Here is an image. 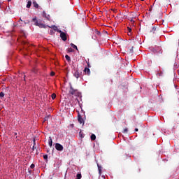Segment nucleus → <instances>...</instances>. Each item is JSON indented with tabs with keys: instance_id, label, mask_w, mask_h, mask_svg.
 Here are the masks:
<instances>
[{
	"instance_id": "a19ab883",
	"label": "nucleus",
	"mask_w": 179,
	"mask_h": 179,
	"mask_svg": "<svg viewBox=\"0 0 179 179\" xmlns=\"http://www.w3.org/2000/svg\"><path fill=\"white\" fill-rule=\"evenodd\" d=\"M141 1H144V0H141Z\"/></svg>"
},
{
	"instance_id": "4be33fe9",
	"label": "nucleus",
	"mask_w": 179,
	"mask_h": 179,
	"mask_svg": "<svg viewBox=\"0 0 179 179\" xmlns=\"http://www.w3.org/2000/svg\"><path fill=\"white\" fill-rule=\"evenodd\" d=\"M95 34H96V36H101V33H100L99 31H96Z\"/></svg>"
},
{
	"instance_id": "7c9ffc66",
	"label": "nucleus",
	"mask_w": 179,
	"mask_h": 179,
	"mask_svg": "<svg viewBox=\"0 0 179 179\" xmlns=\"http://www.w3.org/2000/svg\"><path fill=\"white\" fill-rule=\"evenodd\" d=\"M134 47L131 48V49L130 50L131 52H134Z\"/></svg>"
},
{
	"instance_id": "ea45409f",
	"label": "nucleus",
	"mask_w": 179,
	"mask_h": 179,
	"mask_svg": "<svg viewBox=\"0 0 179 179\" xmlns=\"http://www.w3.org/2000/svg\"><path fill=\"white\" fill-rule=\"evenodd\" d=\"M150 10H152V8H150Z\"/></svg>"
},
{
	"instance_id": "f3484780",
	"label": "nucleus",
	"mask_w": 179,
	"mask_h": 179,
	"mask_svg": "<svg viewBox=\"0 0 179 179\" xmlns=\"http://www.w3.org/2000/svg\"><path fill=\"white\" fill-rule=\"evenodd\" d=\"M55 31H59V30H58V27L53 25V29Z\"/></svg>"
},
{
	"instance_id": "c756f323",
	"label": "nucleus",
	"mask_w": 179,
	"mask_h": 179,
	"mask_svg": "<svg viewBox=\"0 0 179 179\" xmlns=\"http://www.w3.org/2000/svg\"><path fill=\"white\" fill-rule=\"evenodd\" d=\"M48 27H50V29H53L54 25H52V26H48Z\"/></svg>"
},
{
	"instance_id": "72a5a7b5",
	"label": "nucleus",
	"mask_w": 179,
	"mask_h": 179,
	"mask_svg": "<svg viewBox=\"0 0 179 179\" xmlns=\"http://www.w3.org/2000/svg\"><path fill=\"white\" fill-rule=\"evenodd\" d=\"M25 78H26V76H24V80H26Z\"/></svg>"
},
{
	"instance_id": "4468645a",
	"label": "nucleus",
	"mask_w": 179,
	"mask_h": 179,
	"mask_svg": "<svg viewBox=\"0 0 179 179\" xmlns=\"http://www.w3.org/2000/svg\"><path fill=\"white\" fill-rule=\"evenodd\" d=\"M65 58H66V61H68V62H70V61H71V57H69V55H66L65 56Z\"/></svg>"
},
{
	"instance_id": "5701e85b",
	"label": "nucleus",
	"mask_w": 179,
	"mask_h": 179,
	"mask_svg": "<svg viewBox=\"0 0 179 179\" xmlns=\"http://www.w3.org/2000/svg\"><path fill=\"white\" fill-rule=\"evenodd\" d=\"M68 52H73V49H72L71 48H69Z\"/></svg>"
},
{
	"instance_id": "2eb2a0df",
	"label": "nucleus",
	"mask_w": 179,
	"mask_h": 179,
	"mask_svg": "<svg viewBox=\"0 0 179 179\" xmlns=\"http://www.w3.org/2000/svg\"><path fill=\"white\" fill-rule=\"evenodd\" d=\"M49 146L50 148L52 146V139L51 138V137H50V139H49Z\"/></svg>"
},
{
	"instance_id": "6e6552de",
	"label": "nucleus",
	"mask_w": 179,
	"mask_h": 179,
	"mask_svg": "<svg viewBox=\"0 0 179 179\" xmlns=\"http://www.w3.org/2000/svg\"><path fill=\"white\" fill-rule=\"evenodd\" d=\"M78 121L80 122V124H85V120H83V118H82V115H80V114H78Z\"/></svg>"
},
{
	"instance_id": "bb28decb",
	"label": "nucleus",
	"mask_w": 179,
	"mask_h": 179,
	"mask_svg": "<svg viewBox=\"0 0 179 179\" xmlns=\"http://www.w3.org/2000/svg\"><path fill=\"white\" fill-rule=\"evenodd\" d=\"M5 96V94L3 92L0 93V97H3Z\"/></svg>"
},
{
	"instance_id": "c85d7f7f",
	"label": "nucleus",
	"mask_w": 179,
	"mask_h": 179,
	"mask_svg": "<svg viewBox=\"0 0 179 179\" xmlns=\"http://www.w3.org/2000/svg\"><path fill=\"white\" fill-rule=\"evenodd\" d=\"M128 30H129V33H131V31H132V29L129 27H127Z\"/></svg>"
},
{
	"instance_id": "cd10ccee",
	"label": "nucleus",
	"mask_w": 179,
	"mask_h": 179,
	"mask_svg": "<svg viewBox=\"0 0 179 179\" xmlns=\"http://www.w3.org/2000/svg\"><path fill=\"white\" fill-rule=\"evenodd\" d=\"M50 75H51L52 76H54L55 75V73L54 71H52V72L50 73Z\"/></svg>"
},
{
	"instance_id": "f257e3e1",
	"label": "nucleus",
	"mask_w": 179,
	"mask_h": 179,
	"mask_svg": "<svg viewBox=\"0 0 179 179\" xmlns=\"http://www.w3.org/2000/svg\"><path fill=\"white\" fill-rule=\"evenodd\" d=\"M55 148L56 150H58L59 152H62V150H64V146L58 143H55Z\"/></svg>"
},
{
	"instance_id": "423d86ee",
	"label": "nucleus",
	"mask_w": 179,
	"mask_h": 179,
	"mask_svg": "<svg viewBox=\"0 0 179 179\" xmlns=\"http://www.w3.org/2000/svg\"><path fill=\"white\" fill-rule=\"evenodd\" d=\"M76 92H78V90L73 89V87L72 86L70 87V90H69L70 94L73 96V94H75V93H76Z\"/></svg>"
},
{
	"instance_id": "412c9836",
	"label": "nucleus",
	"mask_w": 179,
	"mask_h": 179,
	"mask_svg": "<svg viewBox=\"0 0 179 179\" xmlns=\"http://www.w3.org/2000/svg\"><path fill=\"white\" fill-rule=\"evenodd\" d=\"M51 97H52V100H54V99H55V98L57 97V94H52L51 95Z\"/></svg>"
},
{
	"instance_id": "1a4fd4ad",
	"label": "nucleus",
	"mask_w": 179,
	"mask_h": 179,
	"mask_svg": "<svg viewBox=\"0 0 179 179\" xmlns=\"http://www.w3.org/2000/svg\"><path fill=\"white\" fill-rule=\"evenodd\" d=\"M32 22H35V26H40V24H41V22L38 20H37V18H33L32 19Z\"/></svg>"
},
{
	"instance_id": "f03ea898",
	"label": "nucleus",
	"mask_w": 179,
	"mask_h": 179,
	"mask_svg": "<svg viewBox=\"0 0 179 179\" xmlns=\"http://www.w3.org/2000/svg\"><path fill=\"white\" fill-rule=\"evenodd\" d=\"M59 33H60V37L62 38V40H63V41H66V34H65L64 32H62V31L59 30L58 31Z\"/></svg>"
},
{
	"instance_id": "20e7f679",
	"label": "nucleus",
	"mask_w": 179,
	"mask_h": 179,
	"mask_svg": "<svg viewBox=\"0 0 179 179\" xmlns=\"http://www.w3.org/2000/svg\"><path fill=\"white\" fill-rule=\"evenodd\" d=\"M155 31H156V27H148V33H155Z\"/></svg>"
},
{
	"instance_id": "9b49d317",
	"label": "nucleus",
	"mask_w": 179,
	"mask_h": 179,
	"mask_svg": "<svg viewBox=\"0 0 179 179\" xmlns=\"http://www.w3.org/2000/svg\"><path fill=\"white\" fill-rule=\"evenodd\" d=\"M38 27H40L41 29H45L47 27L45 26V24L41 22Z\"/></svg>"
},
{
	"instance_id": "0eeeda50",
	"label": "nucleus",
	"mask_w": 179,
	"mask_h": 179,
	"mask_svg": "<svg viewBox=\"0 0 179 179\" xmlns=\"http://www.w3.org/2000/svg\"><path fill=\"white\" fill-rule=\"evenodd\" d=\"M32 152H34L36 150V155H38V151L37 150V147H36V140H34V146L31 149Z\"/></svg>"
},
{
	"instance_id": "aec40b11",
	"label": "nucleus",
	"mask_w": 179,
	"mask_h": 179,
	"mask_svg": "<svg viewBox=\"0 0 179 179\" xmlns=\"http://www.w3.org/2000/svg\"><path fill=\"white\" fill-rule=\"evenodd\" d=\"M80 178H82V174L78 173L76 176V179H80Z\"/></svg>"
},
{
	"instance_id": "f8f14e48",
	"label": "nucleus",
	"mask_w": 179,
	"mask_h": 179,
	"mask_svg": "<svg viewBox=\"0 0 179 179\" xmlns=\"http://www.w3.org/2000/svg\"><path fill=\"white\" fill-rule=\"evenodd\" d=\"M33 5L34 8H36V9L38 8V3H37L36 1H33Z\"/></svg>"
},
{
	"instance_id": "ddd939ff",
	"label": "nucleus",
	"mask_w": 179,
	"mask_h": 179,
	"mask_svg": "<svg viewBox=\"0 0 179 179\" xmlns=\"http://www.w3.org/2000/svg\"><path fill=\"white\" fill-rule=\"evenodd\" d=\"M71 46L78 51V46L73 43H71Z\"/></svg>"
},
{
	"instance_id": "7ed1b4c3",
	"label": "nucleus",
	"mask_w": 179,
	"mask_h": 179,
	"mask_svg": "<svg viewBox=\"0 0 179 179\" xmlns=\"http://www.w3.org/2000/svg\"><path fill=\"white\" fill-rule=\"evenodd\" d=\"M73 76H75V78H76V79H78V78H80V76H82V72H80L79 71H76Z\"/></svg>"
},
{
	"instance_id": "58836bf2",
	"label": "nucleus",
	"mask_w": 179,
	"mask_h": 179,
	"mask_svg": "<svg viewBox=\"0 0 179 179\" xmlns=\"http://www.w3.org/2000/svg\"><path fill=\"white\" fill-rule=\"evenodd\" d=\"M15 135H17V133H15Z\"/></svg>"
},
{
	"instance_id": "e433bc0d",
	"label": "nucleus",
	"mask_w": 179,
	"mask_h": 179,
	"mask_svg": "<svg viewBox=\"0 0 179 179\" xmlns=\"http://www.w3.org/2000/svg\"><path fill=\"white\" fill-rule=\"evenodd\" d=\"M159 76H162V74H161V73H159Z\"/></svg>"
},
{
	"instance_id": "4c0bfd02",
	"label": "nucleus",
	"mask_w": 179,
	"mask_h": 179,
	"mask_svg": "<svg viewBox=\"0 0 179 179\" xmlns=\"http://www.w3.org/2000/svg\"><path fill=\"white\" fill-rule=\"evenodd\" d=\"M8 2H10L12 0H8Z\"/></svg>"
},
{
	"instance_id": "c9c22d12",
	"label": "nucleus",
	"mask_w": 179,
	"mask_h": 179,
	"mask_svg": "<svg viewBox=\"0 0 179 179\" xmlns=\"http://www.w3.org/2000/svg\"><path fill=\"white\" fill-rule=\"evenodd\" d=\"M54 31H52V29L50 30V33H53Z\"/></svg>"
},
{
	"instance_id": "a878e982",
	"label": "nucleus",
	"mask_w": 179,
	"mask_h": 179,
	"mask_svg": "<svg viewBox=\"0 0 179 179\" xmlns=\"http://www.w3.org/2000/svg\"><path fill=\"white\" fill-rule=\"evenodd\" d=\"M34 167H36V166L34 165V164H31L30 166L31 169H34Z\"/></svg>"
},
{
	"instance_id": "dca6fc26",
	"label": "nucleus",
	"mask_w": 179,
	"mask_h": 179,
	"mask_svg": "<svg viewBox=\"0 0 179 179\" xmlns=\"http://www.w3.org/2000/svg\"><path fill=\"white\" fill-rule=\"evenodd\" d=\"M31 6V1H29L27 4V8H30Z\"/></svg>"
},
{
	"instance_id": "b1692460",
	"label": "nucleus",
	"mask_w": 179,
	"mask_h": 179,
	"mask_svg": "<svg viewBox=\"0 0 179 179\" xmlns=\"http://www.w3.org/2000/svg\"><path fill=\"white\" fill-rule=\"evenodd\" d=\"M43 159H44L45 160H48V155H43Z\"/></svg>"
},
{
	"instance_id": "2f4dec72",
	"label": "nucleus",
	"mask_w": 179,
	"mask_h": 179,
	"mask_svg": "<svg viewBox=\"0 0 179 179\" xmlns=\"http://www.w3.org/2000/svg\"><path fill=\"white\" fill-rule=\"evenodd\" d=\"M138 129L136 128V129H135V131L136 132H138Z\"/></svg>"
},
{
	"instance_id": "9d476101",
	"label": "nucleus",
	"mask_w": 179,
	"mask_h": 179,
	"mask_svg": "<svg viewBox=\"0 0 179 179\" xmlns=\"http://www.w3.org/2000/svg\"><path fill=\"white\" fill-rule=\"evenodd\" d=\"M84 72L88 76L90 75V69L87 67L85 69Z\"/></svg>"
},
{
	"instance_id": "6ab92c4d",
	"label": "nucleus",
	"mask_w": 179,
	"mask_h": 179,
	"mask_svg": "<svg viewBox=\"0 0 179 179\" xmlns=\"http://www.w3.org/2000/svg\"><path fill=\"white\" fill-rule=\"evenodd\" d=\"M98 170L99 171V174H101V166L97 164Z\"/></svg>"
},
{
	"instance_id": "a211bd4d",
	"label": "nucleus",
	"mask_w": 179,
	"mask_h": 179,
	"mask_svg": "<svg viewBox=\"0 0 179 179\" xmlns=\"http://www.w3.org/2000/svg\"><path fill=\"white\" fill-rule=\"evenodd\" d=\"M91 141H96V135L94 134L91 135Z\"/></svg>"
},
{
	"instance_id": "f704fd0d",
	"label": "nucleus",
	"mask_w": 179,
	"mask_h": 179,
	"mask_svg": "<svg viewBox=\"0 0 179 179\" xmlns=\"http://www.w3.org/2000/svg\"><path fill=\"white\" fill-rule=\"evenodd\" d=\"M130 22H134V20H133V19H131V20H130Z\"/></svg>"
},
{
	"instance_id": "393cba45",
	"label": "nucleus",
	"mask_w": 179,
	"mask_h": 179,
	"mask_svg": "<svg viewBox=\"0 0 179 179\" xmlns=\"http://www.w3.org/2000/svg\"><path fill=\"white\" fill-rule=\"evenodd\" d=\"M128 132V129H124L123 134H127Z\"/></svg>"
},
{
	"instance_id": "473e14b6",
	"label": "nucleus",
	"mask_w": 179,
	"mask_h": 179,
	"mask_svg": "<svg viewBox=\"0 0 179 179\" xmlns=\"http://www.w3.org/2000/svg\"><path fill=\"white\" fill-rule=\"evenodd\" d=\"M23 44H24L26 45L27 44V43L23 42Z\"/></svg>"
},
{
	"instance_id": "39448f33",
	"label": "nucleus",
	"mask_w": 179,
	"mask_h": 179,
	"mask_svg": "<svg viewBox=\"0 0 179 179\" xmlns=\"http://www.w3.org/2000/svg\"><path fill=\"white\" fill-rule=\"evenodd\" d=\"M43 17H45V19L49 21L51 19V17L50 16V15H47V13H45V11L43 12Z\"/></svg>"
}]
</instances>
